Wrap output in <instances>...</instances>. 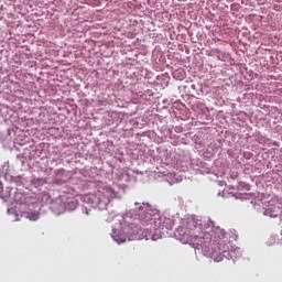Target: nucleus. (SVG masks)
Wrapping results in <instances>:
<instances>
[{"label": "nucleus", "instance_id": "obj_1", "mask_svg": "<svg viewBox=\"0 0 282 282\" xmlns=\"http://www.w3.org/2000/svg\"><path fill=\"white\" fill-rule=\"evenodd\" d=\"M111 195L113 192L111 188H102L96 193V197L98 199L97 206L99 208H107V205L111 202Z\"/></svg>", "mask_w": 282, "mask_h": 282}, {"label": "nucleus", "instance_id": "obj_5", "mask_svg": "<svg viewBox=\"0 0 282 282\" xmlns=\"http://www.w3.org/2000/svg\"><path fill=\"white\" fill-rule=\"evenodd\" d=\"M30 219H31L32 221H36V219H39V215H33L32 217H30Z\"/></svg>", "mask_w": 282, "mask_h": 282}, {"label": "nucleus", "instance_id": "obj_2", "mask_svg": "<svg viewBox=\"0 0 282 282\" xmlns=\"http://www.w3.org/2000/svg\"><path fill=\"white\" fill-rule=\"evenodd\" d=\"M173 226H175L173 219L166 218L165 216L159 217V228H161V230H164V228L165 230H172Z\"/></svg>", "mask_w": 282, "mask_h": 282}, {"label": "nucleus", "instance_id": "obj_4", "mask_svg": "<svg viewBox=\"0 0 282 282\" xmlns=\"http://www.w3.org/2000/svg\"><path fill=\"white\" fill-rule=\"evenodd\" d=\"M10 195H8V194H3V184L0 183V197H1V199H6Z\"/></svg>", "mask_w": 282, "mask_h": 282}, {"label": "nucleus", "instance_id": "obj_3", "mask_svg": "<svg viewBox=\"0 0 282 282\" xmlns=\"http://www.w3.org/2000/svg\"><path fill=\"white\" fill-rule=\"evenodd\" d=\"M197 227H194V229L189 230L187 235V242L188 243H194L196 246H199V239H202V237H198L197 235Z\"/></svg>", "mask_w": 282, "mask_h": 282}, {"label": "nucleus", "instance_id": "obj_6", "mask_svg": "<svg viewBox=\"0 0 282 282\" xmlns=\"http://www.w3.org/2000/svg\"><path fill=\"white\" fill-rule=\"evenodd\" d=\"M86 215H89V210L86 209Z\"/></svg>", "mask_w": 282, "mask_h": 282}]
</instances>
